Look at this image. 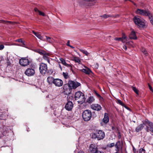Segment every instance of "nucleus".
<instances>
[{"instance_id":"obj_51","label":"nucleus","mask_w":153,"mask_h":153,"mask_svg":"<svg viewBox=\"0 0 153 153\" xmlns=\"http://www.w3.org/2000/svg\"><path fill=\"white\" fill-rule=\"evenodd\" d=\"M33 33L36 36L37 34H38V33H37L35 32L34 31H32Z\"/></svg>"},{"instance_id":"obj_16","label":"nucleus","mask_w":153,"mask_h":153,"mask_svg":"<svg viewBox=\"0 0 153 153\" xmlns=\"http://www.w3.org/2000/svg\"><path fill=\"white\" fill-rule=\"evenodd\" d=\"M54 79L51 76H48L47 78V81L49 85H52L53 83Z\"/></svg>"},{"instance_id":"obj_18","label":"nucleus","mask_w":153,"mask_h":153,"mask_svg":"<svg viewBox=\"0 0 153 153\" xmlns=\"http://www.w3.org/2000/svg\"><path fill=\"white\" fill-rule=\"evenodd\" d=\"M109 121V118L108 116V114L105 113L104 114V117L103 118L102 121L105 123H107Z\"/></svg>"},{"instance_id":"obj_48","label":"nucleus","mask_w":153,"mask_h":153,"mask_svg":"<svg viewBox=\"0 0 153 153\" xmlns=\"http://www.w3.org/2000/svg\"><path fill=\"white\" fill-rule=\"evenodd\" d=\"M34 10L35 12H38V13L39 11V10L36 8H35Z\"/></svg>"},{"instance_id":"obj_15","label":"nucleus","mask_w":153,"mask_h":153,"mask_svg":"<svg viewBox=\"0 0 153 153\" xmlns=\"http://www.w3.org/2000/svg\"><path fill=\"white\" fill-rule=\"evenodd\" d=\"M85 67L86 68L85 69H81L80 71L86 74L89 75L91 73H93L92 71L90 69L85 66Z\"/></svg>"},{"instance_id":"obj_22","label":"nucleus","mask_w":153,"mask_h":153,"mask_svg":"<svg viewBox=\"0 0 153 153\" xmlns=\"http://www.w3.org/2000/svg\"><path fill=\"white\" fill-rule=\"evenodd\" d=\"M144 127L143 125H139L135 129V131L137 132L140 131Z\"/></svg>"},{"instance_id":"obj_4","label":"nucleus","mask_w":153,"mask_h":153,"mask_svg":"<svg viewBox=\"0 0 153 153\" xmlns=\"http://www.w3.org/2000/svg\"><path fill=\"white\" fill-rule=\"evenodd\" d=\"M92 117V113L89 110L84 111L82 113V117L85 121H88Z\"/></svg>"},{"instance_id":"obj_62","label":"nucleus","mask_w":153,"mask_h":153,"mask_svg":"<svg viewBox=\"0 0 153 153\" xmlns=\"http://www.w3.org/2000/svg\"><path fill=\"white\" fill-rule=\"evenodd\" d=\"M118 16V15H117L115 17H117Z\"/></svg>"},{"instance_id":"obj_26","label":"nucleus","mask_w":153,"mask_h":153,"mask_svg":"<svg viewBox=\"0 0 153 153\" xmlns=\"http://www.w3.org/2000/svg\"><path fill=\"white\" fill-rule=\"evenodd\" d=\"M35 51L41 55H43L45 54V52L44 51H42L40 50H36Z\"/></svg>"},{"instance_id":"obj_55","label":"nucleus","mask_w":153,"mask_h":153,"mask_svg":"<svg viewBox=\"0 0 153 153\" xmlns=\"http://www.w3.org/2000/svg\"><path fill=\"white\" fill-rule=\"evenodd\" d=\"M149 89H150L151 91H152V87L150 86V85H149Z\"/></svg>"},{"instance_id":"obj_36","label":"nucleus","mask_w":153,"mask_h":153,"mask_svg":"<svg viewBox=\"0 0 153 153\" xmlns=\"http://www.w3.org/2000/svg\"><path fill=\"white\" fill-rule=\"evenodd\" d=\"M115 145V144L114 143H111L108 144H107V146L108 147H109L110 148L114 146Z\"/></svg>"},{"instance_id":"obj_14","label":"nucleus","mask_w":153,"mask_h":153,"mask_svg":"<svg viewBox=\"0 0 153 153\" xmlns=\"http://www.w3.org/2000/svg\"><path fill=\"white\" fill-rule=\"evenodd\" d=\"M59 60L61 63L64 65L69 68L70 69H72V66L69 64H68L66 62L65 60L62 58H59Z\"/></svg>"},{"instance_id":"obj_9","label":"nucleus","mask_w":153,"mask_h":153,"mask_svg":"<svg viewBox=\"0 0 153 153\" xmlns=\"http://www.w3.org/2000/svg\"><path fill=\"white\" fill-rule=\"evenodd\" d=\"M35 73L34 69L31 68H27L25 71V74L28 76L34 75Z\"/></svg>"},{"instance_id":"obj_63","label":"nucleus","mask_w":153,"mask_h":153,"mask_svg":"<svg viewBox=\"0 0 153 153\" xmlns=\"http://www.w3.org/2000/svg\"><path fill=\"white\" fill-rule=\"evenodd\" d=\"M118 153V152H116V153Z\"/></svg>"},{"instance_id":"obj_57","label":"nucleus","mask_w":153,"mask_h":153,"mask_svg":"<svg viewBox=\"0 0 153 153\" xmlns=\"http://www.w3.org/2000/svg\"><path fill=\"white\" fill-rule=\"evenodd\" d=\"M96 153H104L103 152L98 151Z\"/></svg>"},{"instance_id":"obj_34","label":"nucleus","mask_w":153,"mask_h":153,"mask_svg":"<svg viewBox=\"0 0 153 153\" xmlns=\"http://www.w3.org/2000/svg\"><path fill=\"white\" fill-rule=\"evenodd\" d=\"M63 75L65 79H68L69 77V76L68 75V73L67 72H66V73L63 72Z\"/></svg>"},{"instance_id":"obj_56","label":"nucleus","mask_w":153,"mask_h":153,"mask_svg":"<svg viewBox=\"0 0 153 153\" xmlns=\"http://www.w3.org/2000/svg\"><path fill=\"white\" fill-rule=\"evenodd\" d=\"M13 45H17V46H21V44H16V43H14V44H13Z\"/></svg>"},{"instance_id":"obj_40","label":"nucleus","mask_w":153,"mask_h":153,"mask_svg":"<svg viewBox=\"0 0 153 153\" xmlns=\"http://www.w3.org/2000/svg\"><path fill=\"white\" fill-rule=\"evenodd\" d=\"M39 15H40L42 16H46L45 14V13H43L42 12H41L40 11H39Z\"/></svg>"},{"instance_id":"obj_2","label":"nucleus","mask_w":153,"mask_h":153,"mask_svg":"<svg viewBox=\"0 0 153 153\" xmlns=\"http://www.w3.org/2000/svg\"><path fill=\"white\" fill-rule=\"evenodd\" d=\"M74 97L75 100H77L79 103L82 104L85 101V98L84 94L80 91L75 93Z\"/></svg>"},{"instance_id":"obj_20","label":"nucleus","mask_w":153,"mask_h":153,"mask_svg":"<svg viewBox=\"0 0 153 153\" xmlns=\"http://www.w3.org/2000/svg\"><path fill=\"white\" fill-rule=\"evenodd\" d=\"M72 60L75 62L78 63L80 64L81 63L80 60L79 59V57L76 56H74L72 57Z\"/></svg>"},{"instance_id":"obj_44","label":"nucleus","mask_w":153,"mask_h":153,"mask_svg":"<svg viewBox=\"0 0 153 153\" xmlns=\"http://www.w3.org/2000/svg\"><path fill=\"white\" fill-rule=\"evenodd\" d=\"M121 39L120 38H114V39L116 41H121Z\"/></svg>"},{"instance_id":"obj_47","label":"nucleus","mask_w":153,"mask_h":153,"mask_svg":"<svg viewBox=\"0 0 153 153\" xmlns=\"http://www.w3.org/2000/svg\"><path fill=\"white\" fill-rule=\"evenodd\" d=\"M144 151V150L142 148H141L140 149V152L139 153H142L143 151Z\"/></svg>"},{"instance_id":"obj_13","label":"nucleus","mask_w":153,"mask_h":153,"mask_svg":"<svg viewBox=\"0 0 153 153\" xmlns=\"http://www.w3.org/2000/svg\"><path fill=\"white\" fill-rule=\"evenodd\" d=\"M89 149L91 152L92 153H96L98 151L97 147L93 144L90 145Z\"/></svg>"},{"instance_id":"obj_41","label":"nucleus","mask_w":153,"mask_h":153,"mask_svg":"<svg viewBox=\"0 0 153 153\" xmlns=\"http://www.w3.org/2000/svg\"><path fill=\"white\" fill-rule=\"evenodd\" d=\"M38 39H41L42 40V37L39 34V33L37 34V35L36 36Z\"/></svg>"},{"instance_id":"obj_5","label":"nucleus","mask_w":153,"mask_h":153,"mask_svg":"<svg viewBox=\"0 0 153 153\" xmlns=\"http://www.w3.org/2000/svg\"><path fill=\"white\" fill-rule=\"evenodd\" d=\"M136 13L137 15L144 16H151L150 12L148 10H144L141 9H137L136 11Z\"/></svg>"},{"instance_id":"obj_50","label":"nucleus","mask_w":153,"mask_h":153,"mask_svg":"<svg viewBox=\"0 0 153 153\" xmlns=\"http://www.w3.org/2000/svg\"><path fill=\"white\" fill-rule=\"evenodd\" d=\"M123 48L126 51L127 49V48L126 46L124 45L123 46Z\"/></svg>"},{"instance_id":"obj_45","label":"nucleus","mask_w":153,"mask_h":153,"mask_svg":"<svg viewBox=\"0 0 153 153\" xmlns=\"http://www.w3.org/2000/svg\"><path fill=\"white\" fill-rule=\"evenodd\" d=\"M4 48V46L3 45H0V50H2Z\"/></svg>"},{"instance_id":"obj_17","label":"nucleus","mask_w":153,"mask_h":153,"mask_svg":"<svg viewBox=\"0 0 153 153\" xmlns=\"http://www.w3.org/2000/svg\"><path fill=\"white\" fill-rule=\"evenodd\" d=\"M129 37L130 39H136L137 37L136 36L134 30H132L130 33Z\"/></svg>"},{"instance_id":"obj_42","label":"nucleus","mask_w":153,"mask_h":153,"mask_svg":"<svg viewBox=\"0 0 153 153\" xmlns=\"http://www.w3.org/2000/svg\"><path fill=\"white\" fill-rule=\"evenodd\" d=\"M112 130H114L115 131H117L118 130V128L117 127H115L113 126H111Z\"/></svg>"},{"instance_id":"obj_25","label":"nucleus","mask_w":153,"mask_h":153,"mask_svg":"<svg viewBox=\"0 0 153 153\" xmlns=\"http://www.w3.org/2000/svg\"><path fill=\"white\" fill-rule=\"evenodd\" d=\"M79 50L82 53H83L84 54H85V55L87 56H88L89 55V53H88L87 52V51L85 50H84L82 49H79Z\"/></svg>"},{"instance_id":"obj_37","label":"nucleus","mask_w":153,"mask_h":153,"mask_svg":"<svg viewBox=\"0 0 153 153\" xmlns=\"http://www.w3.org/2000/svg\"><path fill=\"white\" fill-rule=\"evenodd\" d=\"M150 123H151L148 120H146L143 123L144 124H150Z\"/></svg>"},{"instance_id":"obj_38","label":"nucleus","mask_w":153,"mask_h":153,"mask_svg":"<svg viewBox=\"0 0 153 153\" xmlns=\"http://www.w3.org/2000/svg\"><path fill=\"white\" fill-rule=\"evenodd\" d=\"M95 94L100 99V100H101V99H102V97L98 93H97L96 92H95Z\"/></svg>"},{"instance_id":"obj_1","label":"nucleus","mask_w":153,"mask_h":153,"mask_svg":"<svg viewBox=\"0 0 153 153\" xmlns=\"http://www.w3.org/2000/svg\"><path fill=\"white\" fill-rule=\"evenodd\" d=\"M133 21L135 24L139 27L144 28L145 26V21L139 16H134Z\"/></svg>"},{"instance_id":"obj_54","label":"nucleus","mask_w":153,"mask_h":153,"mask_svg":"<svg viewBox=\"0 0 153 153\" xmlns=\"http://www.w3.org/2000/svg\"><path fill=\"white\" fill-rule=\"evenodd\" d=\"M59 67L60 68L61 70L62 71V68L60 64H59Z\"/></svg>"},{"instance_id":"obj_19","label":"nucleus","mask_w":153,"mask_h":153,"mask_svg":"<svg viewBox=\"0 0 153 153\" xmlns=\"http://www.w3.org/2000/svg\"><path fill=\"white\" fill-rule=\"evenodd\" d=\"M146 130L148 132L151 131L153 133V125H146Z\"/></svg>"},{"instance_id":"obj_3","label":"nucleus","mask_w":153,"mask_h":153,"mask_svg":"<svg viewBox=\"0 0 153 153\" xmlns=\"http://www.w3.org/2000/svg\"><path fill=\"white\" fill-rule=\"evenodd\" d=\"M105 137V134L104 131L102 130H97L92 135V137L98 140H102Z\"/></svg>"},{"instance_id":"obj_53","label":"nucleus","mask_w":153,"mask_h":153,"mask_svg":"<svg viewBox=\"0 0 153 153\" xmlns=\"http://www.w3.org/2000/svg\"><path fill=\"white\" fill-rule=\"evenodd\" d=\"M7 21H5V20H2L1 22L5 24H7V22H6Z\"/></svg>"},{"instance_id":"obj_29","label":"nucleus","mask_w":153,"mask_h":153,"mask_svg":"<svg viewBox=\"0 0 153 153\" xmlns=\"http://www.w3.org/2000/svg\"><path fill=\"white\" fill-rule=\"evenodd\" d=\"M117 103L120 105H121L123 107H125L126 108H128V107L126 105H125V104L122 102L121 100H117Z\"/></svg>"},{"instance_id":"obj_39","label":"nucleus","mask_w":153,"mask_h":153,"mask_svg":"<svg viewBox=\"0 0 153 153\" xmlns=\"http://www.w3.org/2000/svg\"><path fill=\"white\" fill-rule=\"evenodd\" d=\"M133 42L132 41L127 42L126 43L127 45H130L132 47H134V46L132 45Z\"/></svg>"},{"instance_id":"obj_23","label":"nucleus","mask_w":153,"mask_h":153,"mask_svg":"<svg viewBox=\"0 0 153 153\" xmlns=\"http://www.w3.org/2000/svg\"><path fill=\"white\" fill-rule=\"evenodd\" d=\"M43 56V59L47 61L49 64H50V58L47 56L48 55L46 54L45 53V54Z\"/></svg>"},{"instance_id":"obj_35","label":"nucleus","mask_w":153,"mask_h":153,"mask_svg":"<svg viewBox=\"0 0 153 153\" xmlns=\"http://www.w3.org/2000/svg\"><path fill=\"white\" fill-rule=\"evenodd\" d=\"M141 51H142V52L144 54H145L146 55H148V53H147V51H146V50L144 48H142L141 49Z\"/></svg>"},{"instance_id":"obj_30","label":"nucleus","mask_w":153,"mask_h":153,"mask_svg":"<svg viewBox=\"0 0 153 153\" xmlns=\"http://www.w3.org/2000/svg\"><path fill=\"white\" fill-rule=\"evenodd\" d=\"M16 41L18 42H20L22 43V44L21 45V46L24 47L25 45V44L24 43V42L22 40V39H19L16 40Z\"/></svg>"},{"instance_id":"obj_12","label":"nucleus","mask_w":153,"mask_h":153,"mask_svg":"<svg viewBox=\"0 0 153 153\" xmlns=\"http://www.w3.org/2000/svg\"><path fill=\"white\" fill-rule=\"evenodd\" d=\"M91 107L92 109L98 111H100L102 108L100 105L98 104H92L91 105Z\"/></svg>"},{"instance_id":"obj_28","label":"nucleus","mask_w":153,"mask_h":153,"mask_svg":"<svg viewBox=\"0 0 153 153\" xmlns=\"http://www.w3.org/2000/svg\"><path fill=\"white\" fill-rule=\"evenodd\" d=\"M114 146L117 149L116 150L118 151L119 150L120 147V141H118L115 145Z\"/></svg>"},{"instance_id":"obj_46","label":"nucleus","mask_w":153,"mask_h":153,"mask_svg":"<svg viewBox=\"0 0 153 153\" xmlns=\"http://www.w3.org/2000/svg\"><path fill=\"white\" fill-rule=\"evenodd\" d=\"M6 22H7V24L8 23H10V24H13L14 23V22H11V21H6Z\"/></svg>"},{"instance_id":"obj_7","label":"nucleus","mask_w":153,"mask_h":153,"mask_svg":"<svg viewBox=\"0 0 153 153\" xmlns=\"http://www.w3.org/2000/svg\"><path fill=\"white\" fill-rule=\"evenodd\" d=\"M39 70L40 73L42 74H45L48 70L47 65L44 63H41L39 65Z\"/></svg>"},{"instance_id":"obj_61","label":"nucleus","mask_w":153,"mask_h":153,"mask_svg":"<svg viewBox=\"0 0 153 153\" xmlns=\"http://www.w3.org/2000/svg\"><path fill=\"white\" fill-rule=\"evenodd\" d=\"M132 2V3H133L135 5H136V4H135V3H134L133 1H132V2Z\"/></svg>"},{"instance_id":"obj_58","label":"nucleus","mask_w":153,"mask_h":153,"mask_svg":"<svg viewBox=\"0 0 153 153\" xmlns=\"http://www.w3.org/2000/svg\"><path fill=\"white\" fill-rule=\"evenodd\" d=\"M2 57H0V62L2 61Z\"/></svg>"},{"instance_id":"obj_6","label":"nucleus","mask_w":153,"mask_h":153,"mask_svg":"<svg viewBox=\"0 0 153 153\" xmlns=\"http://www.w3.org/2000/svg\"><path fill=\"white\" fill-rule=\"evenodd\" d=\"M71 98L72 99L73 97H70L69 96V97H67L68 102L66 104L65 106V108L68 111H71L73 106V104L72 102L70 101V100L69 99V98Z\"/></svg>"},{"instance_id":"obj_24","label":"nucleus","mask_w":153,"mask_h":153,"mask_svg":"<svg viewBox=\"0 0 153 153\" xmlns=\"http://www.w3.org/2000/svg\"><path fill=\"white\" fill-rule=\"evenodd\" d=\"M121 41L123 43H125L127 41L126 36L124 34H123L122 37H121Z\"/></svg>"},{"instance_id":"obj_11","label":"nucleus","mask_w":153,"mask_h":153,"mask_svg":"<svg viewBox=\"0 0 153 153\" xmlns=\"http://www.w3.org/2000/svg\"><path fill=\"white\" fill-rule=\"evenodd\" d=\"M56 86L60 87L63 84L62 81L59 79L57 78L54 79L53 83Z\"/></svg>"},{"instance_id":"obj_59","label":"nucleus","mask_w":153,"mask_h":153,"mask_svg":"<svg viewBox=\"0 0 153 153\" xmlns=\"http://www.w3.org/2000/svg\"><path fill=\"white\" fill-rule=\"evenodd\" d=\"M69 47H70L71 48H74V47H73V46L70 45V46H69Z\"/></svg>"},{"instance_id":"obj_49","label":"nucleus","mask_w":153,"mask_h":153,"mask_svg":"<svg viewBox=\"0 0 153 153\" xmlns=\"http://www.w3.org/2000/svg\"><path fill=\"white\" fill-rule=\"evenodd\" d=\"M66 45H67L68 46H70V41L69 40H68Z\"/></svg>"},{"instance_id":"obj_21","label":"nucleus","mask_w":153,"mask_h":153,"mask_svg":"<svg viewBox=\"0 0 153 153\" xmlns=\"http://www.w3.org/2000/svg\"><path fill=\"white\" fill-rule=\"evenodd\" d=\"M94 100L93 97H90L87 100L86 102L89 103H91L94 101Z\"/></svg>"},{"instance_id":"obj_52","label":"nucleus","mask_w":153,"mask_h":153,"mask_svg":"<svg viewBox=\"0 0 153 153\" xmlns=\"http://www.w3.org/2000/svg\"><path fill=\"white\" fill-rule=\"evenodd\" d=\"M118 137L119 138H120L121 137V136L120 134V132H118Z\"/></svg>"},{"instance_id":"obj_43","label":"nucleus","mask_w":153,"mask_h":153,"mask_svg":"<svg viewBox=\"0 0 153 153\" xmlns=\"http://www.w3.org/2000/svg\"><path fill=\"white\" fill-rule=\"evenodd\" d=\"M101 16L103 17L104 18H108L109 17H111V16L110 15H109L104 14L103 16Z\"/></svg>"},{"instance_id":"obj_8","label":"nucleus","mask_w":153,"mask_h":153,"mask_svg":"<svg viewBox=\"0 0 153 153\" xmlns=\"http://www.w3.org/2000/svg\"><path fill=\"white\" fill-rule=\"evenodd\" d=\"M68 82L69 86V89H75L81 85L80 83L71 80L69 81Z\"/></svg>"},{"instance_id":"obj_33","label":"nucleus","mask_w":153,"mask_h":153,"mask_svg":"<svg viewBox=\"0 0 153 153\" xmlns=\"http://www.w3.org/2000/svg\"><path fill=\"white\" fill-rule=\"evenodd\" d=\"M132 89L134 91L137 95L139 94L138 90L136 88L134 87H133Z\"/></svg>"},{"instance_id":"obj_60","label":"nucleus","mask_w":153,"mask_h":153,"mask_svg":"<svg viewBox=\"0 0 153 153\" xmlns=\"http://www.w3.org/2000/svg\"><path fill=\"white\" fill-rule=\"evenodd\" d=\"M3 114V113L2 112H0V115H1Z\"/></svg>"},{"instance_id":"obj_32","label":"nucleus","mask_w":153,"mask_h":153,"mask_svg":"<svg viewBox=\"0 0 153 153\" xmlns=\"http://www.w3.org/2000/svg\"><path fill=\"white\" fill-rule=\"evenodd\" d=\"M150 15L151 16H148L150 19V22L152 25H153V17L151 13L150 14Z\"/></svg>"},{"instance_id":"obj_31","label":"nucleus","mask_w":153,"mask_h":153,"mask_svg":"<svg viewBox=\"0 0 153 153\" xmlns=\"http://www.w3.org/2000/svg\"><path fill=\"white\" fill-rule=\"evenodd\" d=\"M46 38L47 41L50 43H52L54 41L53 39L49 37H48L47 36H46Z\"/></svg>"},{"instance_id":"obj_10","label":"nucleus","mask_w":153,"mask_h":153,"mask_svg":"<svg viewBox=\"0 0 153 153\" xmlns=\"http://www.w3.org/2000/svg\"><path fill=\"white\" fill-rule=\"evenodd\" d=\"M29 60L26 58H22L19 61V64L22 66L25 67L28 65L29 64Z\"/></svg>"},{"instance_id":"obj_27","label":"nucleus","mask_w":153,"mask_h":153,"mask_svg":"<svg viewBox=\"0 0 153 153\" xmlns=\"http://www.w3.org/2000/svg\"><path fill=\"white\" fill-rule=\"evenodd\" d=\"M69 89V86L68 84H68H65L63 86V89L65 91H67L68 89Z\"/></svg>"}]
</instances>
